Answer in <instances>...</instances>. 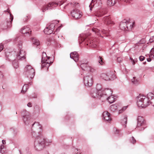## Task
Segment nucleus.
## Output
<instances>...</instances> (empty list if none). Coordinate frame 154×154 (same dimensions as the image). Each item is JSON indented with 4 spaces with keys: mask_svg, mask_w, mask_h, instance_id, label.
<instances>
[{
    "mask_svg": "<svg viewBox=\"0 0 154 154\" xmlns=\"http://www.w3.org/2000/svg\"><path fill=\"white\" fill-rule=\"evenodd\" d=\"M80 154H82L80 153Z\"/></svg>",
    "mask_w": 154,
    "mask_h": 154,
    "instance_id": "nucleus-64",
    "label": "nucleus"
},
{
    "mask_svg": "<svg viewBox=\"0 0 154 154\" xmlns=\"http://www.w3.org/2000/svg\"><path fill=\"white\" fill-rule=\"evenodd\" d=\"M27 106L29 107H31L32 106V103L31 102H29L28 103Z\"/></svg>",
    "mask_w": 154,
    "mask_h": 154,
    "instance_id": "nucleus-49",
    "label": "nucleus"
},
{
    "mask_svg": "<svg viewBox=\"0 0 154 154\" xmlns=\"http://www.w3.org/2000/svg\"><path fill=\"white\" fill-rule=\"evenodd\" d=\"M4 12H7L9 14V17L7 19L6 23L4 24L1 26L3 29H6L10 28L11 26V22L13 20L14 17L13 15L10 13V11L8 9L7 10L4 11Z\"/></svg>",
    "mask_w": 154,
    "mask_h": 154,
    "instance_id": "nucleus-6",
    "label": "nucleus"
},
{
    "mask_svg": "<svg viewBox=\"0 0 154 154\" xmlns=\"http://www.w3.org/2000/svg\"><path fill=\"white\" fill-rule=\"evenodd\" d=\"M127 24V20L125 19L122 21L120 24V29L123 30H127V28L126 27Z\"/></svg>",
    "mask_w": 154,
    "mask_h": 154,
    "instance_id": "nucleus-19",
    "label": "nucleus"
},
{
    "mask_svg": "<svg viewBox=\"0 0 154 154\" xmlns=\"http://www.w3.org/2000/svg\"><path fill=\"white\" fill-rule=\"evenodd\" d=\"M25 54H26L24 51L20 49L16 54V58L18 60H23L25 58Z\"/></svg>",
    "mask_w": 154,
    "mask_h": 154,
    "instance_id": "nucleus-13",
    "label": "nucleus"
},
{
    "mask_svg": "<svg viewBox=\"0 0 154 154\" xmlns=\"http://www.w3.org/2000/svg\"><path fill=\"white\" fill-rule=\"evenodd\" d=\"M24 74L28 78L32 79L35 75L34 69L31 66L27 65L24 68Z\"/></svg>",
    "mask_w": 154,
    "mask_h": 154,
    "instance_id": "nucleus-3",
    "label": "nucleus"
},
{
    "mask_svg": "<svg viewBox=\"0 0 154 154\" xmlns=\"http://www.w3.org/2000/svg\"><path fill=\"white\" fill-rule=\"evenodd\" d=\"M117 60L118 62L120 63L122 61V59L121 57H119L117 58Z\"/></svg>",
    "mask_w": 154,
    "mask_h": 154,
    "instance_id": "nucleus-43",
    "label": "nucleus"
},
{
    "mask_svg": "<svg viewBox=\"0 0 154 154\" xmlns=\"http://www.w3.org/2000/svg\"><path fill=\"white\" fill-rule=\"evenodd\" d=\"M131 142L133 143H134L136 142V140H135L134 138L133 137H131Z\"/></svg>",
    "mask_w": 154,
    "mask_h": 154,
    "instance_id": "nucleus-42",
    "label": "nucleus"
},
{
    "mask_svg": "<svg viewBox=\"0 0 154 154\" xmlns=\"http://www.w3.org/2000/svg\"><path fill=\"white\" fill-rule=\"evenodd\" d=\"M117 109V106L115 104L112 105L110 106V109L112 111H114Z\"/></svg>",
    "mask_w": 154,
    "mask_h": 154,
    "instance_id": "nucleus-37",
    "label": "nucleus"
},
{
    "mask_svg": "<svg viewBox=\"0 0 154 154\" xmlns=\"http://www.w3.org/2000/svg\"><path fill=\"white\" fill-rule=\"evenodd\" d=\"M146 62H144V63H146Z\"/></svg>",
    "mask_w": 154,
    "mask_h": 154,
    "instance_id": "nucleus-63",
    "label": "nucleus"
},
{
    "mask_svg": "<svg viewBox=\"0 0 154 154\" xmlns=\"http://www.w3.org/2000/svg\"><path fill=\"white\" fill-rule=\"evenodd\" d=\"M115 98L113 95H111L107 97H105V99L103 100H107L110 103H113L115 100Z\"/></svg>",
    "mask_w": 154,
    "mask_h": 154,
    "instance_id": "nucleus-25",
    "label": "nucleus"
},
{
    "mask_svg": "<svg viewBox=\"0 0 154 154\" xmlns=\"http://www.w3.org/2000/svg\"><path fill=\"white\" fill-rule=\"evenodd\" d=\"M11 60H13L12 59H11Z\"/></svg>",
    "mask_w": 154,
    "mask_h": 154,
    "instance_id": "nucleus-62",
    "label": "nucleus"
},
{
    "mask_svg": "<svg viewBox=\"0 0 154 154\" xmlns=\"http://www.w3.org/2000/svg\"><path fill=\"white\" fill-rule=\"evenodd\" d=\"M116 3V0H108L107 4L109 6H113Z\"/></svg>",
    "mask_w": 154,
    "mask_h": 154,
    "instance_id": "nucleus-29",
    "label": "nucleus"
},
{
    "mask_svg": "<svg viewBox=\"0 0 154 154\" xmlns=\"http://www.w3.org/2000/svg\"><path fill=\"white\" fill-rule=\"evenodd\" d=\"M144 59H145V57H143V56H140L139 57V59L140 61H143Z\"/></svg>",
    "mask_w": 154,
    "mask_h": 154,
    "instance_id": "nucleus-44",
    "label": "nucleus"
},
{
    "mask_svg": "<svg viewBox=\"0 0 154 154\" xmlns=\"http://www.w3.org/2000/svg\"><path fill=\"white\" fill-rule=\"evenodd\" d=\"M147 98H148V100H152L154 99V94L151 92L149 93L147 95Z\"/></svg>",
    "mask_w": 154,
    "mask_h": 154,
    "instance_id": "nucleus-30",
    "label": "nucleus"
},
{
    "mask_svg": "<svg viewBox=\"0 0 154 154\" xmlns=\"http://www.w3.org/2000/svg\"><path fill=\"white\" fill-rule=\"evenodd\" d=\"M70 57L72 59L76 62L78 61L79 59V57L78 53L74 51L72 52L70 54Z\"/></svg>",
    "mask_w": 154,
    "mask_h": 154,
    "instance_id": "nucleus-18",
    "label": "nucleus"
},
{
    "mask_svg": "<svg viewBox=\"0 0 154 154\" xmlns=\"http://www.w3.org/2000/svg\"><path fill=\"white\" fill-rule=\"evenodd\" d=\"M150 52L151 53V54H153L154 53V48H152Z\"/></svg>",
    "mask_w": 154,
    "mask_h": 154,
    "instance_id": "nucleus-50",
    "label": "nucleus"
},
{
    "mask_svg": "<svg viewBox=\"0 0 154 154\" xmlns=\"http://www.w3.org/2000/svg\"><path fill=\"white\" fill-rule=\"evenodd\" d=\"M96 45H93V46H92V47H96Z\"/></svg>",
    "mask_w": 154,
    "mask_h": 154,
    "instance_id": "nucleus-58",
    "label": "nucleus"
},
{
    "mask_svg": "<svg viewBox=\"0 0 154 154\" xmlns=\"http://www.w3.org/2000/svg\"><path fill=\"white\" fill-rule=\"evenodd\" d=\"M103 59L100 57H99V62L100 64L102 65L103 63Z\"/></svg>",
    "mask_w": 154,
    "mask_h": 154,
    "instance_id": "nucleus-40",
    "label": "nucleus"
},
{
    "mask_svg": "<svg viewBox=\"0 0 154 154\" xmlns=\"http://www.w3.org/2000/svg\"><path fill=\"white\" fill-rule=\"evenodd\" d=\"M94 89L97 90V91H99V92L101 94L102 93V87L101 85L100 84H97L96 85V88Z\"/></svg>",
    "mask_w": 154,
    "mask_h": 154,
    "instance_id": "nucleus-32",
    "label": "nucleus"
},
{
    "mask_svg": "<svg viewBox=\"0 0 154 154\" xmlns=\"http://www.w3.org/2000/svg\"><path fill=\"white\" fill-rule=\"evenodd\" d=\"M106 13V12H105L104 10H100L99 11L95 12L92 15L97 17H101L105 14Z\"/></svg>",
    "mask_w": 154,
    "mask_h": 154,
    "instance_id": "nucleus-20",
    "label": "nucleus"
},
{
    "mask_svg": "<svg viewBox=\"0 0 154 154\" xmlns=\"http://www.w3.org/2000/svg\"><path fill=\"white\" fill-rule=\"evenodd\" d=\"M11 57H12V56H10V57L11 58Z\"/></svg>",
    "mask_w": 154,
    "mask_h": 154,
    "instance_id": "nucleus-61",
    "label": "nucleus"
},
{
    "mask_svg": "<svg viewBox=\"0 0 154 154\" xmlns=\"http://www.w3.org/2000/svg\"><path fill=\"white\" fill-rule=\"evenodd\" d=\"M59 21H57L56 20H53L51 22L50 24L48 25L47 26L50 28V29L53 32L56 24H57V23H59Z\"/></svg>",
    "mask_w": 154,
    "mask_h": 154,
    "instance_id": "nucleus-23",
    "label": "nucleus"
},
{
    "mask_svg": "<svg viewBox=\"0 0 154 154\" xmlns=\"http://www.w3.org/2000/svg\"><path fill=\"white\" fill-rule=\"evenodd\" d=\"M2 143L4 144H5L6 143V141L5 140H2Z\"/></svg>",
    "mask_w": 154,
    "mask_h": 154,
    "instance_id": "nucleus-52",
    "label": "nucleus"
},
{
    "mask_svg": "<svg viewBox=\"0 0 154 154\" xmlns=\"http://www.w3.org/2000/svg\"><path fill=\"white\" fill-rule=\"evenodd\" d=\"M29 88L28 85V84H25L24 85L21 91V92L25 93L26 92L27 89Z\"/></svg>",
    "mask_w": 154,
    "mask_h": 154,
    "instance_id": "nucleus-34",
    "label": "nucleus"
},
{
    "mask_svg": "<svg viewBox=\"0 0 154 154\" xmlns=\"http://www.w3.org/2000/svg\"><path fill=\"white\" fill-rule=\"evenodd\" d=\"M4 146L3 145H1L0 146V152H1L2 149H4Z\"/></svg>",
    "mask_w": 154,
    "mask_h": 154,
    "instance_id": "nucleus-47",
    "label": "nucleus"
},
{
    "mask_svg": "<svg viewBox=\"0 0 154 154\" xmlns=\"http://www.w3.org/2000/svg\"><path fill=\"white\" fill-rule=\"evenodd\" d=\"M136 62V60H134H134L132 61V64H133V65L134 64H135V62Z\"/></svg>",
    "mask_w": 154,
    "mask_h": 154,
    "instance_id": "nucleus-51",
    "label": "nucleus"
},
{
    "mask_svg": "<svg viewBox=\"0 0 154 154\" xmlns=\"http://www.w3.org/2000/svg\"><path fill=\"white\" fill-rule=\"evenodd\" d=\"M3 49V45L2 44H0V52Z\"/></svg>",
    "mask_w": 154,
    "mask_h": 154,
    "instance_id": "nucleus-45",
    "label": "nucleus"
},
{
    "mask_svg": "<svg viewBox=\"0 0 154 154\" xmlns=\"http://www.w3.org/2000/svg\"><path fill=\"white\" fill-rule=\"evenodd\" d=\"M17 60H17V58H16V59H14L13 61V66L16 69L18 68L19 66L18 63L17 61Z\"/></svg>",
    "mask_w": 154,
    "mask_h": 154,
    "instance_id": "nucleus-31",
    "label": "nucleus"
},
{
    "mask_svg": "<svg viewBox=\"0 0 154 154\" xmlns=\"http://www.w3.org/2000/svg\"><path fill=\"white\" fill-rule=\"evenodd\" d=\"M127 106H124L121 110H120L119 111V113H122L123 111L127 109Z\"/></svg>",
    "mask_w": 154,
    "mask_h": 154,
    "instance_id": "nucleus-39",
    "label": "nucleus"
},
{
    "mask_svg": "<svg viewBox=\"0 0 154 154\" xmlns=\"http://www.w3.org/2000/svg\"><path fill=\"white\" fill-rule=\"evenodd\" d=\"M88 38L87 37V35L85 34H82L80 35L79 37V41L81 40L82 42L88 41Z\"/></svg>",
    "mask_w": 154,
    "mask_h": 154,
    "instance_id": "nucleus-22",
    "label": "nucleus"
},
{
    "mask_svg": "<svg viewBox=\"0 0 154 154\" xmlns=\"http://www.w3.org/2000/svg\"><path fill=\"white\" fill-rule=\"evenodd\" d=\"M90 42V41H89V42H88V43H89L90 44H91V42Z\"/></svg>",
    "mask_w": 154,
    "mask_h": 154,
    "instance_id": "nucleus-59",
    "label": "nucleus"
},
{
    "mask_svg": "<svg viewBox=\"0 0 154 154\" xmlns=\"http://www.w3.org/2000/svg\"><path fill=\"white\" fill-rule=\"evenodd\" d=\"M147 60L148 62H150L151 61V60L150 58H147Z\"/></svg>",
    "mask_w": 154,
    "mask_h": 154,
    "instance_id": "nucleus-54",
    "label": "nucleus"
},
{
    "mask_svg": "<svg viewBox=\"0 0 154 154\" xmlns=\"http://www.w3.org/2000/svg\"><path fill=\"white\" fill-rule=\"evenodd\" d=\"M20 32L23 34H29L31 32L29 27L27 26H24L21 29Z\"/></svg>",
    "mask_w": 154,
    "mask_h": 154,
    "instance_id": "nucleus-21",
    "label": "nucleus"
},
{
    "mask_svg": "<svg viewBox=\"0 0 154 154\" xmlns=\"http://www.w3.org/2000/svg\"><path fill=\"white\" fill-rule=\"evenodd\" d=\"M63 2L59 1L57 3L54 2H49L48 4L45 5L42 8L43 12H45L46 11L49 10H51L56 7L58 5L60 6L63 5Z\"/></svg>",
    "mask_w": 154,
    "mask_h": 154,
    "instance_id": "nucleus-2",
    "label": "nucleus"
},
{
    "mask_svg": "<svg viewBox=\"0 0 154 154\" xmlns=\"http://www.w3.org/2000/svg\"><path fill=\"white\" fill-rule=\"evenodd\" d=\"M127 117H125L124 119L122 120L121 122V124L122 125H125L127 124Z\"/></svg>",
    "mask_w": 154,
    "mask_h": 154,
    "instance_id": "nucleus-36",
    "label": "nucleus"
},
{
    "mask_svg": "<svg viewBox=\"0 0 154 154\" xmlns=\"http://www.w3.org/2000/svg\"><path fill=\"white\" fill-rule=\"evenodd\" d=\"M87 45H88V43Z\"/></svg>",
    "mask_w": 154,
    "mask_h": 154,
    "instance_id": "nucleus-60",
    "label": "nucleus"
},
{
    "mask_svg": "<svg viewBox=\"0 0 154 154\" xmlns=\"http://www.w3.org/2000/svg\"><path fill=\"white\" fill-rule=\"evenodd\" d=\"M78 4V3H75L74 2H71V3H69L68 4H67V6H72V7H75Z\"/></svg>",
    "mask_w": 154,
    "mask_h": 154,
    "instance_id": "nucleus-38",
    "label": "nucleus"
},
{
    "mask_svg": "<svg viewBox=\"0 0 154 154\" xmlns=\"http://www.w3.org/2000/svg\"><path fill=\"white\" fill-rule=\"evenodd\" d=\"M0 75H2V73L1 71H0Z\"/></svg>",
    "mask_w": 154,
    "mask_h": 154,
    "instance_id": "nucleus-57",
    "label": "nucleus"
},
{
    "mask_svg": "<svg viewBox=\"0 0 154 154\" xmlns=\"http://www.w3.org/2000/svg\"><path fill=\"white\" fill-rule=\"evenodd\" d=\"M19 45V48L20 49L21 48V47L22 46V42L21 41H20L19 42V43H18V45Z\"/></svg>",
    "mask_w": 154,
    "mask_h": 154,
    "instance_id": "nucleus-46",
    "label": "nucleus"
},
{
    "mask_svg": "<svg viewBox=\"0 0 154 154\" xmlns=\"http://www.w3.org/2000/svg\"><path fill=\"white\" fill-rule=\"evenodd\" d=\"M130 59L132 61L134 60L133 59V58L131 57H130Z\"/></svg>",
    "mask_w": 154,
    "mask_h": 154,
    "instance_id": "nucleus-55",
    "label": "nucleus"
},
{
    "mask_svg": "<svg viewBox=\"0 0 154 154\" xmlns=\"http://www.w3.org/2000/svg\"><path fill=\"white\" fill-rule=\"evenodd\" d=\"M110 74L109 73H103L101 74L100 78L106 81H109L110 79Z\"/></svg>",
    "mask_w": 154,
    "mask_h": 154,
    "instance_id": "nucleus-17",
    "label": "nucleus"
},
{
    "mask_svg": "<svg viewBox=\"0 0 154 154\" xmlns=\"http://www.w3.org/2000/svg\"><path fill=\"white\" fill-rule=\"evenodd\" d=\"M84 83L85 86L90 87L93 83V76L91 75H86L84 78Z\"/></svg>",
    "mask_w": 154,
    "mask_h": 154,
    "instance_id": "nucleus-7",
    "label": "nucleus"
},
{
    "mask_svg": "<svg viewBox=\"0 0 154 154\" xmlns=\"http://www.w3.org/2000/svg\"><path fill=\"white\" fill-rule=\"evenodd\" d=\"M28 17V16H26V17L25 18V19H24V20L25 21H26V20H27V18Z\"/></svg>",
    "mask_w": 154,
    "mask_h": 154,
    "instance_id": "nucleus-53",
    "label": "nucleus"
},
{
    "mask_svg": "<svg viewBox=\"0 0 154 154\" xmlns=\"http://www.w3.org/2000/svg\"><path fill=\"white\" fill-rule=\"evenodd\" d=\"M92 30L93 32H95L96 33H97L98 35H99V34H100V32H102L103 33H105L104 32H103L102 30H100L98 29L93 28L92 29Z\"/></svg>",
    "mask_w": 154,
    "mask_h": 154,
    "instance_id": "nucleus-35",
    "label": "nucleus"
},
{
    "mask_svg": "<svg viewBox=\"0 0 154 154\" xmlns=\"http://www.w3.org/2000/svg\"><path fill=\"white\" fill-rule=\"evenodd\" d=\"M154 41V36L151 37L149 39V42L150 43H152Z\"/></svg>",
    "mask_w": 154,
    "mask_h": 154,
    "instance_id": "nucleus-41",
    "label": "nucleus"
},
{
    "mask_svg": "<svg viewBox=\"0 0 154 154\" xmlns=\"http://www.w3.org/2000/svg\"><path fill=\"white\" fill-rule=\"evenodd\" d=\"M50 57H47L46 53L43 52L42 53V57L41 62L42 63V68L46 67L48 68L50 66V64L52 62L50 61L49 60Z\"/></svg>",
    "mask_w": 154,
    "mask_h": 154,
    "instance_id": "nucleus-4",
    "label": "nucleus"
},
{
    "mask_svg": "<svg viewBox=\"0 0 154 154\" xmlns=\"http://www.w3.org/2000/svg\"><path fill=\"white\" fill-rule=\"evenodd\" d=\"M36 140L39 143L36 145L35 147L37 150L40 151L42 150L45 146V140L42 135L37 136Z\"/></svg>",
    "mask_w": 154,
    "mask_h": 154,
    "instance_id": "nucleus-5",
    "label": "nucleus"
},
{
    "mask_svg": "<svg viewBox=\"0 0 154 154\" xmlns=\"http://www.w3.org/2000/svg\"><path fill=\"white\" fill-rule=\"evenodd\" d=\"M102 117L106 122L109 123L111 122L112 119L110 113L107 111H104L103 112Z\"/></svg>",
    "mask_w": 154,
    "mask_h": 154,
    "instance_id": "nucleus-14",
    "label": "nucleus"
},
{
    "mask_svg": "<svg viewBox=\"0 0 154 154\" xmlns=\"http://www.w3.org/2000/svg\"><path fill=\"white\" fill-rule=\"evenodd\" d=\"M70 14L73 17L77 19L80 18L82 16L81 12L77 9H74L71 12Z\"/></svg>",
    "mask_w": 154,
    "mask_h": 154,
    "instance_id": "nucleus-8",
    "label": "nucleus"
},
{
    "mask_svg": "<svg viewBox=\"0 0 154 154\" xmlns=\"http://www.w3.org/2000/svg\"><path fill=\"white\" fill-rule=\"evenodd\" d=\"M102 4L100 0H92L91 2L89 5L90 10L91 11L92 8L94 7H97L100 6Z\"/></svg>",
    "mask_w": 154,
    "mask_h": 154,
    "instance_id": "nucleus-10",
    "label": "nucleus"
},
{
    "mask_svg": "<svg viewBox=\"0 0 154 154\" xmlns=\"http://www.w3.org/2000/svg\"><path fill=\"white\" fill-rule=\"evenodd\" d=\"M59 27H60V26H59V28H57V29H56V31H57V30H58V31H59Z\"/></svg>",
    "mask_w": 154,
    "mask_h": 154,
    "instance_id": "nucleus-56",
    "label": "nucleus"
},
{
    "mask_svg": "<svg viewBox=\"0 0 154 154\" xmlns=\"http://www.w3.org/2000/svg\"><path fill=\"white\" fill-rule=\"evenodd\" d=\"M91 95L93 98H102L103 96L102 95V94L97 91V90L93 89L91 91Z\"/></svg>",
    "mask_w": 154,
    "mask_h": 154,
    "instance_id": "nucleus-12",
    "label": "nucleus"
},
{
    "mask_svg": "<svg viewBox=\"0 0 154 154\" xmlns=\"http://www.w3.org/2000/svg\"><path fill=\"white\" fill-rule=\"evenodd\" d=\"M31 40L32 44L36 46H38L40 44V42L39 40L36 38L34 37L31 38Z\"/></svg>",
    "mask_w": 154,
    "mask_h": 154,
    "instance_id": "nucleus-27",
    "label": "nucleus"
},
{
    "mask_svg": "<svg viewBox=\"0 0 154 154\" xmlns=\"http://www.w3.org/2000/svg\"><path fill=\"white\" fill-rule=\"evenodd\" d=\"M80 66L83 70H87L92 72L94 71V69L89 66L88 64V62L81 63Z\"/></svg>",
    "mask_w": 154,
    "mask_h": 154,
    "instance_id": "nucleus-9",
    "label": "nucleus"
},
{
    "mask_svg": "<svg viewBox=\"0 0 154 154\" xmlns=\"http://www.w3.org/2000/svg\"><path fill=\"white\" fill-rule=\"evenodd\" d=\"M135 26L134 22H131L129 20H127V24L126 26L127 30H129L134 27Z\"/></svg>",
    "mask_w": 154,
    "mask_h": 154,
    "instance_id": "nucleus-24",
    "label": "nucleus"
},
{
    "mask_svg": "<svg viewBox=\"0 0 154 154\" xmlns=\"http://www.w3.org/2000/svg\"><path fill=\"white\" fill-rule=\"evenodd\" d=\"M137 121V125H143L147 124L146 121L141 116H138Z\"/></svg>",
    "mask_w": 154,
    "mask_h": 154,
    "instance_id": "nucleus-16",
    "label": "nucleus"
},
{
    "mask_svg": "<svg viewBox=\"0 0 154 154\" xmlns=\"http://www.w3.org/2000/svg\"><path fill=\"white\" fill-rule=\"evenodd\" d=\"M103 20L105 23L108 24H112L113 23V22L110 19V17L109 16L104 17Z\"/></svg>",
    "mask_w": 154,
    "mask_h": 154,
    "instance_id": "nucleus-26",
    "label": "nucleus"
},
{
    "mask_svg": "<svg viewBox=\"0 0 154 154\" xmlns=\"http://www.w3.org/2000/svg\"><path fill=\"white\" fill-rule=\"evenodd\" d=\"M23 112H24V114L23 115V121L25 124H29V122L31 119L30 114L29 112L26 110L24 111Z\"/></svg>",
    "mask_w": 154,
    "mask_h": 154,
    "instance_id": "nucleus-11",
    "label": "nucleus"
},
{
    "mask_svg": "<svg viewBox=\"0 0 154 154\" xmlns=\"http://www.w3.org/2000/svg\"><path fill=\"white\" fill-rule=\"evenodd\" d=\"M39 123L38 122H35L33 124H32V125H39Z\"/></svg>",
    "mask_w": 154,
    "mask_h": 154,
    "instance_id": "nucleus-48",
    "label": "nucleus"
},
{
    "mask_svg": "<svg viewBox=\"0 0 154 154\" xmlns=\"http://www.w3.org/2000/svg\"><path fill=\"white\" fill-rule=\"evenodd\" d=\"M137 104L139 107L144 108L149 105L148 98L145 96L140 94L137 97Z\"/></svg>",
    "mask_w": 154,
    "mask_h": 154,
    "instance_id": "nucleus-1",
    "label": "nucleus"
},
{
    "mask_svg": "<svg viewBox=\"0 0 154 154\" xmlns=\"http://www.w3.org/2000/svg\"><path fill=\"white\" fill-rule=\"evenodd\" d=\"M132 82L135 85H137L139 84V81L138 79L136 77H133V78L131 79Z\"/></svg>",
    "mask_w": 154,
    "mask_h": 154,
    "instance_id": "nucleus-33",
    "label": "nucleus"
},
{
    "mask_svg": "<svg viewBox=\"0 0 154 154\" xmlns=\"http://www.w3.org/2000/svg\"><path fill=\"white\" fill-rule=\"evenodd\" d=\"M44 31L45 34L48 35L50 34L53 32V31L50 29V28L48 26H47V27L45 29Z\"/></svg>",
    "mask_w": 154,
    "mask_h": 154,
    "instance_id": "nucleus-28",
    "label": "nucleus"
},
{
    "mask_svg": "<svg viewBox=\"0 0 154 154\" xmlns=\"http://www.w3.org/2000/svg\"><path fill=\"white\" fill-rule=\"evenodd\" d=\"M112 90L111 89L106 88L103 90L102 93V95L103 96L102 97V100L105 99V97H108L109 96L112 95Z\"/></svg>",
    "mask_w": 154,
    "mask_h": 154,
    "instance_id": "nucleus-15",
    "label": "nucleus"
}]
</instances>
